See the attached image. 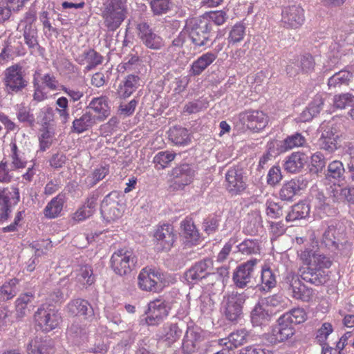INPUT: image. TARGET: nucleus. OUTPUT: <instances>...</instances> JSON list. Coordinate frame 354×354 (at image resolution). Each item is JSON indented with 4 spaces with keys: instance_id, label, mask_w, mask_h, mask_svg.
I'll return each mask as SVG.
<instances>
[{
    "instance_id": "obj_1",
    "label": "nucleus",
    "mask_w": 354,
    "mask_h": 354,
    "mask_svg": "<svg viewBox=\"0 0 354 354\" xmlns=\"http://www.w3.org/2000/svg\"><path fill=\"white\" fill-rule=\"evenodd\" d=\"M298 256L306 265L300 270L301 277L304 281L318 286L329 280L328 272L326 269L331 266L332 261L328 257L310 248L301 250Z\"/></svg>"
},
{
    "instance_id": "obj_2",
    "label": "nucleus",
    "mask_w": 354,
    "mask_h": 354,
    "mask_svg": "<svg viewBox=\"0 0 354 354\" xmlns=\"http://www.w3.org/2000/svg\"><path fill=\"white\" fill-rule=\"evenodd\" d=\"M3 83L6 93L14 95L22 92L27 87L28 80L22 66L13 64L3 71Z\"/></svg>"
},
{
    "instance_id": "obj_3",
    "label": "nucleus",
    "mask_w": 354,
    "mask_h": 354,
    "mask_svg": "<svg viewBox=\"0 0 354 354\" xmlns=\"http://www.w3.org/2000/svg\"><path fill=\"white\" fill-rule=\"evenodd\" d=\"M102 17L104 25L110 31H114L120 27L125 19V10L121 0H107L104 4Z\"/></svg>"
},
{
    "instance_id": "obj_4",
    "label": "nucleus",
    "mask_w": 354,
    "mask_h": 354,
    "mask_svg": "<svg viewBox=\"0 0 354 354\" xmlns=\"http://www.w3.org/2000/svg\"><path fill=\"white\" fill-rule=\"evenodd\" d=\"M35 320L41 330L49 332L59 326L62 317L55 308L44 304L35 312Z\"/></svg>"
},
{
    "instance_id": "obj_5",
    "label": "nucleus",
    "mask_w": 354,
    "mask_h": 354,
    "mask_svg": "<svg viewBox=\"0 0 354 354\" xmlns=\"http://www.w3.org/2000/svg\"><path fill=\"white\" fill-rule=\"evenodd\" d=\"M245 295L232 291L224 297L223 308L225 316L230 322H238L242 316V306Z\"/></svg>"
},
{
    "instance_id": "obj_6",
    "label": "nucleus",
    "mask_w": 354,
    "mask_h": 354,
    "mask_svg": "<svg viewBox=\"0 0 354 354\" xmlns=\"http://www.w3.org/2000/svg\"><path fill=\"white\" fill-rule=\"evenodd\" d=\"M135 263L132 252L125 249L115 251L111 258V267L118 275L124 276L129 274Z\"/></svg>"
},
{
    "instance_id": "obj_7",
    "label": "nucleus",
    "mask_w": 354,
    "mask_h": 354,
    "mask_svg": "<svg viewBox=\"0 0 354 354\" xmlns=\"http://www.w3.org/2000/svg\"><path fill=\"white\" fill-rule=\"evenodd\" d=\"M171 308L164 299H158L148 304L145 322L149 326H157L168 316Z\"/></svg>"
},
{
    "instance_id": "obj_8",
    "label": "nucleus",
    "mask_w": 354,
    "mask_h": 354,
    "mask_svg": "<svg viewBox=\"0 0 354 354\" xmlns=\"http://www.w3.org/2000/svg\"><path fill=\"white\" fill-rule=\"evenodd\" d=\"M257 259H252L236 267L232 275V281L238 288H245L252 282Z\"/></svg>"
},
{
    "instance_id": "obj_9",
    "label": "nucleus",
    "mask_w": 354,
    "mask_h": 354,
    "mask_svg": "<svg viewBox=\"0 0 354 354\" xmlns=\"http://www.w3.org/2000/svg\"><path fill=\"white\" fill-rule=\"evenodd\" d=\"M304 10L298 5L284 7L281 11V22L286 28H298L304 22Z\"/></svg>"
},
{
    "instance_id": "obj_10",
    "label": "nucleus",
    "mask_w": 354,
    "mask_h": 354,
    "mask_svg": "<svg viewBox=\"0 0 354 354\" xmlns=\"http://www.w3.org/2000/svg\"><path fill=\"white\" fill-rule=\"evenodd\" d=\"M205 339L203 333L198 330L188 329L183 339L182 349L184 353L190 354L205 350Z\"/></svg>"
},
{
    "instance_id": "obj_11",
    "label": "nucleus",
    "mask_w": 354,
    "mask_h": 354,
    "mask_svg": "<svg viewBox=\"0 0 354 354\" xmlns=\"http://www.w3.org/2000/svg\"><path fill=\"white\" fill-rule=\"evenodd\" d=\"M137 29L139 38L147 48L153 50H160L164 46L163 39L155 33L147 23L142 22L138 24Z\"/></svg>"
},
{
    "instance_id": "obj_12",
    "label": "nucleus",
    "mask_w": 354,
    "mask_h": 354,
    "mask_svg": "<svg viewBox=\"0 0 354 354\" xmlns=\"http://www.w3.org/2000/svg\"><path fill=\"white\" fill-rule=\"evenodd\" d=\"M227 189L232 194H239L246 188L243 170L239 167H231L225 174Z\"/></svg>"
},
{
    "instance_id": "obj_13",
    "label": "nucleus",
    "mask_w": 354,
    "mask_h": 354,
    "mask_svg": "<svg viewBox=\"0 0 354 354\" xmlns=\"http://www.w3.org/2000/svg\"><path fill=\"white\" fill-rule=\"evenodd\" d=\"M308 185V180L303 176L284 183L279 191V197L282 201H291L295 196L300 191L305 189Z\"/></svg>"
},
{
    "instance_id": "obj_14",
    "label": "nucleus",
    "mask_w": 354,
    "mask_h": 354,
    "mask_svg": "<svg viewBox=\"0 0 354 354\" xmlns=\"http://www.w3.org/2000/svg\"><path fill=\"white\" fill-rule=\"evenodd\" d=\"M19 201V189L15 187L10 188H0V209L1 218L7 219L12 205H16Z\"/></svg>"
},
{
    "instance_id": "obj_15",
    "label": "nucleus",
    "mask_w": 354,
    "mask_h": 354,
    "mask_svg": "<svg viewBox=\"0 0 354 354\" xmlns=\"http://www.w3.org/2000/svg\"><path fill=\"white\" fill-rule=\"evenodd\" d=\"M161 272L154 268L142 269L138 277V284L140 289L145 291L157 290L158 282L162 279Z\"/></svg>"
},
{
    "instance_id": "obj_16",
    "label": "nucleus",
    "mask_w": 354,
    "mask_h": 354,
    "mask_svg": "<svg viewBox=\"0 0 354 354\" xmlns=\"http://www.w3.org/2000/svg\"><path fill=\"white\" fill-rule=\"evenodd\" d=\"M153 236L158 250H169L176 240L174 228L169 224L158 226L154 232Z\"/></svg>"
},
{
    "instance_id": "obj_17",
    "label": "nucleus",
    "mask_w": 354,
    "mask_h": 354,
    "mask_svg": "<svg viewBox=\"0 0 354 354\" xmlns=\"http://www.w3.org/2000/svg\"><path fill=\"white\" fill-rule=\"evenodd\" d=\"M295 333V328L281 317L278 319V324L274 326L268 335V340L272 344L282 342L290 338Z\"/></svg>"
},
{
    "instance_id": "obj_18",
    "label": "nucleus",
    "mask_w": 354,
    "mask_h": 354,
    "mask_svg": "<svg viewBox=\"0 0 354 354\" xmlns=\"http://www.w3.org/2000/svg\"><path fill=\"white\" fill-rule=\"evenodd\" d=\"M213 262L210 259H205L195 263L185 272V279L189 283H196L205 278L212 272Z\"/></svg>"
},
{
    "instance_id": "obj_19",
    "label": "nucleus",
    "mask_w": 354,
    "mask_h": 354,
    "mask_svg": "<svg viewBox=\"0 0 354 354\" xmlns=\"http://www.w3.org/2000/svg\"><path fill=\"white\" fill-rule=\"evenodd\" d=\"M322 129L323 131L317 145L321 149L329 153L334 152L337 149V140L339 137L338 132L330 126L322 127Z\"/></svg>"
},
{
    "instance_id": "obj_20",
    "label": "nucleus",
    "mask_w": 354,
    "mask_h": 354,
    "mask_svg": "<svg viewBox=\"0 0 354 354\" xmlns=\"http://www.w3.org/2000/svg\"><path fill=\"white\" fill-rule=\"evenodd\" d=\"M210 28L209 24L205 21H200L195 24L190 32L189 37L196 46H204L209 41Z\"/></svg>"
},
{
    "instance_id": "obj_21",
    "label": "nucleus",
    "mask_w": 354,
    "mask_h": 354,
    "mask_svg": "<svg viewBox=\"0 0 354 354\" xmlns=\"http://www.w3.org/2000/svg\"><path fill=\"white\" fill-rule=\"evenodd\" d=\"M66 311L71 316H84L86 319L93 316V310L88 301L77 298L67 304Z\"/></svg>"
},
{
    "instance_id": "obj_22",
    "label": "nucleus",
    "mask_w": 354,
    "mask_h": 354,
    "mask_svg": "<svg viewBox=\"0 0 354 354\" xmlns=\"http://www.w3.org/2000/svg\"><path fill=\"white\" fill-rule=\"evenodd\" d=\"M169 175L179 186H185L192 183L195 170L192 165L185 163L174 167Z\"/></svg>"
},
{
    "instance_id": "obj_23",
    "label": "nucleus",
    "mask_w": 354,
    "mask_h": 354,
    "mask_svg": "<svg viewBox=\"0 0 354 354\" xmlns=\"http://www.w3.org/2000/svg\"><path fill=\"white\" fill-rule=\"evenodd\" d=\"M262 306L273 316L288 306V299L281 294H274L261 300Z\"/></svg>"
},
{
    "instance_id": "obj_24",
    "label": "nucleus",
    "mask_w": 354,
    "mask_h": 354,
    "mask_svg": "<svg viewBox=\"0 0 354 354\" xmlns=\"http://www.w3.org/2000/svg\"><path fill=\"white\" fill-rule=\"evenodd\" d=\"M75 59L79 64H86V69L91 71L102 63L103 57L95 50L88 48L76 55Z\"/></svg>"
},
{
    "instance_id": "obj_25",
    "label": "nucleus",
    "mask_w": 354,
    "mask_h": 354,
    "mask_svg": "<svg viewBox=\"0 0 354 354\" xmlns=\"http://www.w3.org/2000/svg\"><path fill=\"white\" fill-rule=\"evenodd\" d=\"M97 118L90 111H86L81 116H75L71 127V131L80 134L89 130L97 123Z\"/></svg>"
},
{
    "instance_id": "obj_26",
    "label": "nucleus",
    "mask_w": 354,
    "mask_h": 354,
    "mask_svg": "<svg viewBox=\"0 0 354 354\" xmlns=\"http://www.w3.org/2000/svg\"><path fill=\"white\" fill-rule=\"evenodd\" d=\"M54 349L47 338L35 337L27 345L28 354H53Z\"/></svg>"
},
{
    "instance_id": "obj_27",
    "label": "nucleus",
    "mask_w": 354,
    "mask_h": 354,
    "mask_svg": "<svg viewBox=\"0 0 354 354\" xmlns=\"http://www.w3.org/2000/svg\"><path fill=\"white\" fill-rule=\"evenodd\" d=\"M307 160L308 157L304 153L293 152L286 157L283 164L284 169L289 173H297L304 168Z\"/></svg>"
},
{
    "instance_id": "obj_28",
    "label": "nucleus",
    "mask_w": 354,
    "mask_h": 354,
    "mask_svg": "<svg viewBox=\"0 0 354 354\" xmlns=\"http://www.w3.org/2000/svg\"><path fill=\"white\" fill-rule=\"evenodd\" d=\"M183 330L178 324L167 323L162 327L159 338L167 346H171L181 337Z\"/></svg>"
},
{
    "instance_id": "obj_29",
    "label": "nucleus",
    "mask_w": 354,
    "mask_h": 354,
    "mask_svg": "<svg viewBox=\"0 0 354 354\" xmlns=\"http://www.w3.org/2000/svg\"><path fill=\"white\" fill-rule=\"evenodd\" d=\"M140 79L138 75H129L122 80L118 87V94L125 99L131 96L140 86Z\"/></svg>"
},
{
    "instance_id": "obj_30",
    "label": "nucleus",
    "mask_w": 354,
    "mask_h": 354,
    "mask_svg": "<svg viewBox=\"0 0 354 354\" xmlns=\"http://www.w3.org/2000/svg\"><path fill=\"white\" fill-rule=\"evenodd\" d=\"M66 195L64 193H59L53 198L44 209L45 217L52 219L61 215L65 203Z\"/></svg>"
},
{
    "instance_id": "obj_31",
    "label": "nucleus",
    "mask_w": 354,
    "mask_h": 354,
    "mask_svg": "<svg viewBox=\"0 0 354 354\" xmlns=\"http://www.w3.org/2000/svg\"><path fill=\"white\" fill-rule=\"evenodd\" d=\"M249 333L245 328H241L231 333L227 339H220V344L226 346L228 348H237L248 342Z\"/></svg>"
},
{
    "instance_id": "obj_32",
    "label": "nucleus",
    "mask_w": 354,
    "mask_h": 354,
    "mask_svg": "<svg viewBox=\"0 0 354 354\" xmlns=\"http://www.w3.org/2000/svg\"><path fill=\"white\" fill-rule=\"evenodd\" d=\"M344 164L342 161L335 160L328 165L325 171V177L330 182H340L344 180Z\"/></svg>"
},
{
    "instance_id": "obj_33",
    "label": "nucleus",
    "mask_w": 354,
    "mask_h": 354,
    "mask_svg": "<svg viewBox=\"0 0 354 354\" xmlns=\"http://www.w3.org/2000/svg\"><path fill=\"white\" fill-rule=\"evenodd\" d=\"M216 55L211 52L203 54L198 57L191 66L190 73L192 75H201L213 62L216 59Z\"/></svg>"
},
{
    "instance_id": "obj_34",
    "label": "nucleus",
    "mask_w": 354,
    "mask_h": 354,
    "mask_svg": "<svg viewBox=\"0 0 354 354\" xmlns=\"http://www.w3.org/2000/svg\"><path fill=\"white\" fill-rule=\"evenodd\" d=\"M246 120L248 127L257 131L263 129L268 122V116L261 111H248Z\"/></svg>"
},
{
    "instance_id": "obj_35",
    "label": "nucleus",
    "mask_w": 354,
    "mask_h": 354,
    "mask_svg": "<svg viewBox=\"0 0 354 354\" xmlns=\"http://www.w3.org/2000/svg\"><path fill=\"white\" fill-rule=\"evenodd\" d=\"M34 295L30 292L21 294L15 302L18 317H23L29 313L33 306Z\"/></svg>"
},
{
    "instance_id": "obj_36",
    "label": "nucleus",
    "mask_w": 354,
    "mask_h": 354,
    "mask_svg": "<svg viewBox=\"0 0 354 354\" xmlns=\"http://www.w3.org/2000/svg\"><path fill=\"white\" fill-rule=\"evenodd\" d=\"M168 134L169 139L175 145H187L191 141L189 133L185 128L174 127L169 129Z\"/></svg>"
},
{
    "instance_id": "obj_37",
    "label": "nucleus",
    "mask_w": 354,
    "mask_h": 354,
    "mask_svg": "<svg viewBox=\"0 0 354 354\" xmlns=\"http://www.w3.org/2000/svg\"><path fill=\"white\" fill-rule=\"evenodd\" d=\"M273 317L266 310L264 306H262L261 302L257 304L251 312V322L253 326H262L267 324Z\"/></svg>"
},
{
    "instance_id": "obj_38",
    "label": "nucleus",
    "mask_w": 354,
    "mask_h": 354,
    "mask_svg": "<svg viewBox=\"0 0 354 354\" xmlns=\"http://www.w3.org/2000/svg\"><path fill=\"white\" fill-rule=\"evenodd\" d=\"M88 109L93 110L96 113L95 115L97 118V121L104 120L110 114L108 104L103 97L93 98Z\"/></svg>"
},
{
    "instance_id": "obj_39",
    "label": "nucleus",
    "mask_w": 354,
    "mask_h": 354,
    "mask_svg": "<svg viewBox=\"0 0 354 354\" xmlns=\"http://www.w3.org/2000/svg\"><path fill=\"white\" fill-rule=\"evenodd\" d=\"M309 214L310 207L308 204L304 202H299L292 207L291 210L286 217V220L289 222L298 219L306 218Z\"/></svg>"
},
{
    "instance_id": "obj_40",
    "label": "nucleus",
    "mask_w": 354,
    "mask_h": 354,
    "mask_svg": "<svg viewBox=\"0 0 354 354\" xmlns=\"http://www.w3.org/2000/svg\"><path fill=\"white\" fill-rule=\"evenodd\" d=\"M76 281L83 287L93 284L95 281L93 269L91 266L85 265L76 270Z\"/></svg>"
},
{
    "instance_id": "obj_41",
    "label": "nucleus",
    "mask_w": 354,
    "mask_h": 354,
    "mask_svg": "<svg viewBox=\"0 0 354 354\" xmlns=\"http://www.w3.org/2000/svg\"><path fill=\"white\" fill-rule=\"evenodd\" d=\"M260 290L270 291L277 285L275 272L269 267H263L261 270Z\"/></svg>"
},
{
    "instance_id": "obj_42",
    "label": "nucleus",
    "mask_w": 354,
    "mask_h": 354,
    "mask_svg": "<svg viewBox=\"0 0 354 354\" xmlns=\"http://www.w3.org/2000/svg\"><path fill=\"white\" fill-rule=\"evenodd\" d=\"M291 295L296 299L309 302L313 300L315 292L313 288L305 286L301 282L299 285L295 286L291 290Z\"/></svg>"
},
{
    "instance_id": "obj_43",
    "label": "nucleus",
    "mask_w": 354,
    "mask_h": 354,
    "mask_svg": "<svg viewBox=\"0 0 354 354\" xmlns=\"http://www.w3.org/2000/svg\"><path fill=\"white\" fill-rule=\"evenodd\" d=\"M309 200L315 208L325 209L328 207L327 198L317 186H313L310 191Z\"/></svg>"
},
{
    "instance_id": "obj_44",
    "label": "nucleus",
    "mask_w": 354,
    "mask_h": 354,
    "mask_svg": "<svg viewBox=\"0 0 354 354\" xmlns=\"http://www.w3.org/2000/svg\"><path fill=\"white\" fill-rule=\"evenodd\" d=\"M281 320H285L292 325L299 324L306 320L307 315L305 310L301 308H293L292 310L284 313L281 316Z\"/></svg>"
},
{
    "instance_id": "obj_45",
    "label": "nucleus",
    "mask_w": 354,
    "mask_h": 354,
    "mask_svg": "<svg viewBox=\"0 0 354 354\" xmlns=\"http://www.w3.org/2000/svg\"><path fill=\"white\" fill-rule=\"evenodd\" d=\"M176 156V153H173L169 151H160L155 155L153 162L157 169H163L169 167Z\"/></svg>"
},
{
    "instance_id": "obj_46",
    "label": "nucleus",
    "mask_w": 354,
    "mask_h": 354,
    "mask_svg": "<svg viewBox=\"0 0 354 354\" xmlns=\"http://www.w3.org/2000/svg\"><path fill=\"white\" fill-rule=\"evenodd\" d=\"M306 142L305 136L301 133L296 132L287 136L283 141L281 147L284 151H289L294 148L304 146Z\"/></svg>"
},
{
    "instance_id": "obj_47",
    "label": "nucleus",
    "mask_w": 354,
    "mask_h": 354,
    "mask_svg": "<svg viewBox=\"0 0 354 354\" xmlns=\"http://www.w3.org/2000/svg\"><path fill=\"white\" fill-rule=\"evenodd\" d=\"M10 158L12 160L13 167L15 169L24 168L26 165V160L22 153L17 146L15 142H11L10 144Z\"/></svg>"
},
{
    "instance_id": "obj_48",
    "label": "nucleus",
    "mask_w": 354,
    "mask_h": 354,
    "mask_svg": "<svg viewBox=\"0 0 354 354\" xmlns=\"http://www.w3.org/2000/svg\"><path fill=\"white\" fill-rule=\"evenodd\" d=\"M353 75L347 71H340L335 73L328 80L329 88H337L342 85H348L351 80Z\"/></svg>"
},
{
    "instance_id": "obj_49",
    "label": "nucleus",
    "mask_w": 354,
    "mask_h": 354,
    "mask_svg": "<svg viewBox=\"0 0 354 354\" xmlns=\"http://www.w3.org/2000/svg\"><path fill=\"white\" fill-rule=\"evenodd\" d=\"M183 236L188 242L196 241L198 238V232L191 218H185L180 223Z\"/></svg>"
},
{
    "instance_id": "obj_50",
    "label": "nucleus",
    "mask_w": 354,
    "mask_h": 354,
    "mask_svg": "<svg viewBox=\"0 0 354 354\" xmlns=\"http://www.w3.org/2000/svg\"><path fill=\"white\" fill-rule=\"evenodd\" d=\"M238 252L245 255L256 254L260 252V245L257 239H245L237 245Z\"/></svg>"
},
{
    "instance_id": "obj_51",
    "label": "nucleus",
    "mask_w": 354,
    "mask_h": 354,
    "mask_svg": "<svg viewBox=\"0 0 354 354\" xmlns=\"http://www.w3.org/2000/svg\"><path fill=\"white\" fill-rule=\"evenodd\" d=\"M18 280L17 279H12L9 281L6 282L0 287V300L8 301L13 298L17 292V284Z\"/></svg>"
},
{
    "instance_id": "obj_52",
    "label": "nucleus",
    "mask_w": 354,
    "mask_h": 354,
    "mask_svg": "<svg viewBox=\"0 0 354 354\" xmlns=\"http://www.w3.org/2000/svg\"><path fill=\"white\" fill-rule=\"evenodd\" d=\"M109 172V169L107 166H100L95 169L93 171L85 178L86 185L89 187H93L98 182L104 179Z\"/></svg>"
},
{
    "instance_id": "obj_53",
    "label": "nucleus",
    "mask_w": 354,
    "mask_h": 354,
    "mask_svg": "<svg viewBox=\"0 0 354 354\" xmlns=\"http://www.w3.org/2000/svg\"><path fill=\"white\" fill-rule=\"evenodd\" d=\"M62 91L69 98V102H76L80 100L84 95V88L82 86H65L61 85Z\"/></svg>"
},
{
    "instance_id": "obj_54",
    "label": "nucleus",
    "mask_w": 354,
    "mask_h": 354,
    "mask_svg": "<svg viewBox=\"0 0 354 354\" xmlns=\"http://www.w3.org/2000/svg\"><path fill=\"white\" fill-rule=\"evenodd\" d=\"M245 35V26L241 23L239 22L234 24L229 32L227 37L229 44H236L241 41Z\"/></svg>"
},
{
    "instance_id": "obj_55",
    "label": "nucleus",
    "mask_w": 354,
    "mask_h": 354,
    "mask_svg": "<svg viewBox=\"0 0 354 354\" xmlns=\"http://www.w3.org/2000/svg\"><path fill=\"white\" fill-rule=\"evenodd\" d=\"M333 196L336 201L346 199L348 202L354 204V186L341 187L338 185L333 189Z\"/></svg>"
},
{
    "instance_id": "obj_56",
    "label": "nucleus",
    "mask_w": 354,
    "mask_h": 354,
    "mask_svg": "<svg viewBox=\"0 0 354 354\" xmlns=\"http://www.w3.org/2000/svg\"><path fill=\"white\" fill-rule=\"evenodd\" d=\"M333 102L335 108L343 109L354 105V95L348 93L336 95L333 99Z\"/></svg>"
},
{
    "instance_id": "obj_57",
    "label": "nucleus",
    "mask_w": 354,
    "mask_h": 354,
    "mask_svg": "<svg viewBox=\"0 0 354 354\" xmlns=\"http://www.w3.org/2000/svg\"><path fill=\"white\" fill-rule=\"evenodd\" d=\"M17 118L20 122L28 126H33L35 122V116L30 113V109L20 104L17 109Z\"/></svg>"
},
{
    "instance_id": "obj_58",
    "label": "nucleus",
    "mask_w": 354,
    "mask_h": 354,
    "mask_svg": "<svg viewBox=\"0 0 354 354\" xmlns=\"http://www.w3.org/2000/svg\"><path fill=\"white\" fill-rule=\"evenodd\" d=\"M101 214L108 222L120 218L123 214V207L121 204L112 207V208L100 209Z\"/></svg>"
},
{
    "instance_id": "obj_59",
    "label": "nucleus",
    "mask_w": 354,
    "mask_h": 354,
    "mask_svg": "<svg viewBox=\"0 0 354 354\" xmlns=\"http://www.w3.org/2000/svg\"><path fill=\"white\" fill-rule=\"evenodd\" d=\"M203 17L217 26L223 25L228 19L227 12L224 10L207 12L203 15Z\"/></svg>"
},
{
    "instance_id": "obj_60",
    "label": "nucleus",
    "mask_w": 354,
    "mask_h": 354,
    "mask_svg": "<svg viewBox=\"0 0 354 354\" xmlns=\"http://www.w3.org/2000/svg\"><path fill=\"white\" fill-rule=\"evenodd\" d=\"M53 133L48 127H44L39 135L40 150L45 151L48 149L53 143Z\"/></svg>"
},
{
    "instance_id": "obj_61",
    "label": "nucleus",
    "mask_w": 354,
    "mask_h": 354,
    "mask_svg": "<svg viewBox=\"0 0 354 354\" xmlns=\"http://www.w3.org/2000/svg\"><path fill=\"white\" fill-rule=\"evenodd\" d=\"M151 9L155 15H162L167 13L170 8L169 0H151Z\"/></svg>"
},
{
    "instance_id": "obj_62",
    "label": "nucleus",
    "mask_w": 354,
    "mask_h": 354,
    "mask_svg": "<svg viewBox=\"0 0 354 354\" xmlns=\"http://www.w3.org/2000/svg\"><path fill=\"white\" fill-rule=\"evenodd\" d=\"M266 214L272 218H278L283 215V210L279 203L272 201L267 200L266 203Z\"/></svg>"
},
{
    "instance_id": "obj_63",
    "label": "nucleus",
    "mask_w": 354,
    "mask_h": 354,
    "mask_svg": "<svg viewBox=\"0 0 354 354\" xmlns=\"http://www.w3.org/2000/svg\"><path fill=\"white\" fill-rule=\"evenodd\" d=\"M315 62L313 57L308 53L301 56L299 60V66L304 73H310L314 70Z\"/></svg>"
},
{
    "instance_id": "obj_64",
    "label": "nucleus",
    "mask_w": 354,
    "mask_h": 354,
    "mask_svg": "<svg viewBox=\"0 0 354 354\" xmlns=\"http://www.w3.org/2000/svg\"><path fill=\"white\" fill-rule=\"evenodd\" d=\"M326 100V95L317 94L308 108L313 112V115H318L323 108L324 102Z\"/></svg>"
}]
</instances>
